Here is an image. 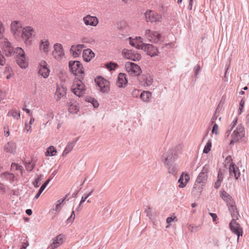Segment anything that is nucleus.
<instances>
[{
  "label": "nucleus",
  "instance_id": "obj_60",
  "mask_svg": "<svg viewBox=\"0 0 249 249\" xmlns=\"http://www.w3.org/2000/svg\"><path fill=\"white\" fill-rule=\"evenodd\" d=\"M28 243L24 242L22 243V247H21V249H26V248L28 247Z\"/></svg>",
  "mask_w": 249,
  "mask_h": 249
},
{
  "label": "nucleus",
  "instance_id": "obj_18",
  "mask_svg": "<svg viewBox=\"0 0 249 249\" xmlns=\"http://www.w3.org/2000/svg\"><path fill=\"white\" fill-rule=\"evenodd\" d=\"M209 170V166L208 165H205L203 167L201 172L198 175L196 179V182L198 183H206L207 180L208 173Z\"/></svg>",
  "mask_w": 249,
  "mask_h": 249
},
{
  "label": "nucleus",
  "instance_id": "obj_58",
  "mask_svg": "<svg viewBox=\"0 0 249 249\" xmlns=\"http://www.w3.org/2000/svg\"><path fill=\"white\" fill-rule=\"evenodd\" d=\"M210 215L212 216V217L213 218V221H215L216 220V219L217 218V215L215 213H210Z\"/></svg>",
  "mask_w": 249,
  "mask_h": 249
},
{
  "label": "nucleus",
  "instance_id": "obj_24",
  "mask_svg": "<svg viewBox=\"0 0 249 249\" xmlns=\"http://www.w3.org/2000/svg\"><path fill=\"white\" fill-rule=\"evenodd\" d=\"M68 110L71 113H77L79 110V104L74 100H71L68 103Z\"/></svg>",
  "mask_w": 249,
  "mask_h": 249
},
{
  "label": "nucleus",
  "instance_id": "obj_30",
  "mask_svg": "<svg viewBox=\"0 0 249 249\" xmlns=\"http://www.w3.org/2000/svg\"><path fill=\"white\" fill-rule=\"evenodd\" d=\"M0 178L2 180L9 181L10 182L14 181L16 178V177L14 174L8 172L2 173L0 175Z\"/></svg>",
  "mask_w": 249,
  "mask_h": 249
},
{
  "label": "nucleus",
  "instance_id": "obj_26",
  "mask_svg": "<svg viewBox=\"0 0 249 249\" xmlns=\"http://www.w3.org/2000/svg\"><path fill=\"white\" fill-rule=\"evenodd\" d=\"M4 151L6 153L15 154L17 150V145L14 142H9L5 144Z\"/></svg>",
  "mask_w": 249,
  "mask_h": 249
},
{
  "label": "nucleus",
  "instance_id": "obj_57",
  "mask_svg": "<svg viewBox=\"0 0 249 249\" xmlns=\"http://www.w3.org/2000/svg\"><path fill=\"white\" fill-rule=\"evenodd\" d=\"M5 95L4 93L0 90V103L1 101L4 99Z\"/></svg>",
  "mask_w": 249,
  "mask_h": 249
},
{
  "label": "nucleus",
  "instance_id": "obj_47",
  "mask_svg": "<svg viewBox=\"0 0 249 249\" xmlns=\"http://www.w3.org/2000/svg\"><path fill=\"white\" fill-rule=\"evenodd\" d=\"M5 32V27L2 21L0 20V39L3 38Z\"/></svg>",
  "mask_w": 249,
  "mask_h": 249
},
{
  "label": "nucleus",
  "instance_id": "obj_1",
  "mask_svg": "<svg viewBox=\"0 0 249 249\" xmlns=\"http://www.w3.org/2000/svg\"><path fill=\"white\" fill-rule=\"evenodd\" d=\"M21 38L27 45H30L36 37V31L31 26H25L23 27L20 34Z\"/></svg>",
  "mask_w": 249,
  "mask_h": 249
},
{
  "label": "nucleus",
  "instance_id": "obj_6",
  "mask_svg": "<svg viewBox=\"0 0 249 249\" xmlns=\"http://www.w3.org/2000/svg\"><path fill=\"white\" fill-rule=\"evenodd\" d=\"M125 68L128 74L132 76H139L142 72V69L139 65L131 62L125 63Z\"/></svg>",
  "mask_w": 249,
  "mask_h": 249
},
{
  "label": "nucleus",
  "instance_id": "obj_46",
  "mask_svg": "<svg viewBox=\"0 0 249 249\" xmlns=\"http://www.w3.org/2000/svg\"><path fill=\"white\" fill-rule=\"evenodd\" d=\"M44 117L48 120L46 124H50V121L53 117V113L52 111H48L45 115Z\"/></svg>",
  "mask_w": 249,
  "mask_h": 249
},
{
  "label": "nucleus",
  "instance_id": "obj_27",
  "mask_svg": "<svg viewBox=\"0 0 249 249\" xmlns=\"http://www.w3.org/2000/svg\"><path fill=\"white\" fill-rule=\"evenodd\" d=\"M127 83L126 75L124 73H120L119 74L117 81V85L119 88H123L125 86Z\"/></svg>",
  "mask_w": 249,
  "mask_h": 249
},
{
  "label": "nucleus",
  "instance_id": "obj_28",
  "mask_svg": "<svg viewBox=\"0 0 249 249\" xmlns=\"http://www.w3.org/2000/svg\"><path fill=\"white\" fill-rule=\"evenodd\" d=\"M189 180V175L187 173H183L180 176L178 181L179 183L178 187L181 188L185 187L186 184L188 183Z\"/></svg>",
  "mask_w": 249,
  "mask_h": 249
},
{
  "label": "nucleus",
  "instance_id": "obj_11",
  "mask_svg": "<svg viewBox=\"0 0 249 249\" xmlns=\"http://www.w3.org/2000/svg\"><path fill=\"white\" fill-rule=\"evenodd\" d=\"M220 196L221 198L226 202L228 206H229V210L231 211V213L233 212L234 214L235 212L237 213L235 203L230 195H229L225 191H223L221 193Z\"/></svg>",
  "mask_w": 249,
  "mask_h": 249
},
{
  "label": "nucleus",
  "instance_id": "obj_25",
  "mask_svg": "<svg viewBox=\"0 0 249 249\" xmlns=\"http://www.w3.org/2000/svg\"><path fill=\"white\" fill-rule=\"evenodd\" d=\"M144 51L146 52L147 54L151 56H154L158 54V50L156 48L154 47L151 44H145L143 49Z\"/></svg>",
  "mask_w": 249,
  "mask_h": 249
},
{
  "label": "nucleus",
  "instance_id": "obj_4",
  "mask_svg": "<svg viewBox=\"0 0 249 249\" xmlns=\"http://www.w3.org/2000/svg\"><path fill=\"white\" fill-rule=\"evenodd\" d=\"M15 53L17 54V63L22 69H25L28 66V60L25 57L24 51L21 48L18 47L15 49Z\"/></svg>",
  "mask_w": 249,
  "mask_h": 249
},
{
  "label": "nucleus",
  "instance_id": "obj_17",
  "mask_svg": "<svg viewBox=\"0 0 249 249\" xmlns=\"http://www.w3.org/2000/svg\"><path fill=\"white\" fill-rule=\"evenodd\" d=\"M83 21L86 26L96 27L99 23L98 18L96 16L87 15L83 18Z\"/></svg>",
  "mask_w": 249,
  "mask_h": 249
},
{
  "label": "nucleus",
  "instance_id": "obj_44",
  "mask_svg": "<svg viewBox=\"0 0 249 249\" xmlns=\"http://www.w3.org/2000/svg\"><path fill=\"white\" fill-rule=\"evenodd\" d=\"M43 176L42 175H39L35 180L33 182L34 186L36 188H37L39 186L41 183Z\"/></svg>",
  "mask_w": 249,
  "mask_h": 249
},
{
  "label": "nucleus",
  "instance_id": "obj_43",
  "mask_svg": "<svg viewBox=\"0 0 249 249\" xmlns=\"http://www.w3.org/2000/svg\"><path fill=\"white\" fill-rule=\"evenodd\" d=\"M11 169L12 171L19 170L21 174H22L23 167L15 163H12L11 166Z\"/></svg>",
  "mask_w": 249,
  "mask_h": 249
},
{
  "label": "nucleus",
  "instance_id": "obj_41",
  "mask_svg": "<svg viewBox=\"0 0 249 249\" xmlns=\"http://www.w3.org/2000/svg\"><path fill=\"white\" fill-rule=\"evenodd\" d=\"M106 67L109 71L114 70L118 67V64L113 62H110L105 64Z\"/></svg>",
  "mask_w": 249,
  "mask_h": 249
},
{
  "label": "nucleus",
  "instance_id": "obj_7",
  "mask_svg": "<svg viewBox=\"0 0 249 249\" xmlns=\"http://www.w3.org/2000/svg\"><path fill=\"white\" fill-rule=\"evenodd\" d=\"M226 161L227 163L228 162L230 163L229 167V172L230 174V178H233L236 180L238 179L241 175L240 172L239 168L237 166L232 162V159L231 157L229 156L226 158Z\"/></svg>",
  "mask_w": 249,
  "mask_h": 249
},
{
  "label": "nucleus",
  "instance_id": "obj_38",
  "mask_svg": "<svg viewBox=\"0 0 249 249\" xmlns=\"http://www.w3.org/2000/svg\"><path fill=\"white\" fill-rule=\"evenodd\" d=\"M25 166L26 170L29 171H32L35 166V163L33 160L26 161Z\"/></svg>",
  "mask_w": 249,
  "mask_h": 249
},
{
  "label": "nucleus",
  "instance_id": "obj_36",
  "mask_svg": "<svg viewBox=\"0 0 249 249\" xmlns=\"http://www.w3.org/2000/svg\"><path fill=\"white\" fill-rule=\"evenodd\" d=\"M66 196L65 197L60 199L57 201L55 204V208L53 209V211H54L55 213H58L60 210H61V204L64 202V201L65 200L66 198Z\"/></svg>",
  "mask_w": 249,
  "mask_h": 249
},
{
  "label": "nucleus",
  "instance_id": "obj_54",
  "mask_svg": "<svg viewBox=\"0 0 249 249\" xmlns=\"http://www.w3.org/2000/svg\"><path fill=\"white\" fill-rule=\"evenodd\" d=\"M245 105V101L243 100H242L240 103L239 110H240V113H241L242 110L244 107V106Z\"/></svg>",
  "mask_w": 249,
  "mask_h": 249
},
{
  "label": "nucleus",
  "instance_id": "obj_33",
  "mask_svg": "<svg viewBox=\"0 0 249 249\" xmlns=\"http://www.w3.org/2000/svg\"><path fill=\"white\" fill-rule=\"evenodd\" d=\"M151 97V93L149 91H144L140 94V98L144 102H149Z\"/></svg>",
  "mask_w": 249,
  "mask_h": 249
},
{
  "label": "nucleus",
  "instance_id": "obj_16",
  "mask_svg": "<svg viewBox=\"0 0 249 249\" xmlns=\"http://www.w3.org/2000/svg\"><path fill=\"white\" fill-rule=\"evenodd\" d=\"M53 48V55L54 58L58 60L62 59L65 55L62 45L60 43H56L54 45Z\"/></svg>",
  "mask_w": 249,
  "mask_h": 249
},
{
  "label": "nucleus",
  "instance_id": "obj_51",
  "mask_svg": "<svg viewBox=\"0 0 249 249\" xmlns=\"http://www.w3.org/2000/svg\"><path fill=\"white\" fill-rule=\"evenodd\" d=\"M24 131H26V132L28 133H31V132L32 131L31 125L28 124L27 123H25Z\"/></svg>",
  "mask_w": 249,
  "mask_h": 249
},
{
  "label": "nucleus",
  "instance_id": "obj_64",
  "mask_svg": "<svg viewBox=\"0 0 249 249\" xmlns=\"http://www.w3.org/2000/svg\"><path fill=\"white\" fill-rule=\"evenodd\" d=\"M26 213L28 215H31L32 213V211L31 209H27L26 211Z\"/></svg>",
  "mask_w": 249,
  "mask_h": 249
},
{
  "label": "nucleus",
  "instance_id": "obj_63",
  "mask_svg": "<svg viewBox=\"0 0 249 249\" xmlns=\"http://www.w3.org/2000/svg\"><path fill=\"white\" fill-rule=\"evenodd\" d=\"M34 122H35V119L33 117H32L30 119L29 123L28 124L30 125H32L34 123Z\"/></svg>",
  "mask_w": 249,
  "mask_h": 249
},
{
  "label": "nucleus",
  "instance_id": "obj_9",
  "mask_svg": "<svg viewBox=\"0 0 249 249\" xmlns=\"http://www.w3.org/2000/svg\"><path fill=\"white\" fill-rule=\"evenodd\" d=\"M0 39V44L3 53L7 56H11L13 53H15V50L11 43L6 38H2Z\"/></svg>",
  "mask_w": 249,
  "mask_h": 249
},
{
  "label": "nucleus",
  "instance_id": "obj_35",
  "mask_svg": "<svg viewBox=\"0 0 249 249\" xmlns=\"http://www.w3.org/2000/svg\"><path fill=\"white\" fill-rule=\"evenodd\" d=\"M223 174L222 173V171L220 170H219V171H218V173L217 179V181L215 182V185H214V187L216 189H218L220 187V186L221 185V183L223 180Z\"/></svg>",
  "mask_w": 249,
  "mask_h": 249
},
{
  "label": "nucleus",
  "instance_id": "obj_42",
  "mask_svg": "<svg viewBox=\"0 0 249 249\" xmlns=\"http://www.w3.org/2000/svg\"><path fill=\"white\" fill-rule=\"evenodd\" d=\"M178 220V219L177 217L175 215H173L171 217H168L166 219V223L168 224L167 226H166V228H169L170 226L171 223L172 222L174 221L177 222Z\"/></svg>",
  "mask_w": 249,
  "mask_h": 249
},
{
  "label": "nucleus",
  "instance_id": "obj_8",
  "mask_svg": "<svg viewBox=\"0 0 249 249\" xmlns=\"http://www.w3.org/2000/svg\"><path fill=\"white\" fill-rule=\"evenodd\" d=\"M144 15L147 22H160L162 19V17L160 14L150 10H146Z\"/></svg>",
  "mask_w": 249,
  "mask_h": 249
},
{
  "label": "nucleus",
  "instance_id": "obj_22",
  "mask_svg": "<svg viewBox=\"0 0 249 249\" xmlns=\"http://www.w3.org/2000/svg\"><path fill=\"white\" fill-rule=\"evenodd\" d=\"M141 84L143 86H149L153 83V78L149 74H143L139 78Z\"/></svg>",
  "mask_w": 249,
  "mask_h": 249
},
{
  "label": "nucleus",
  "instance_id": "obj_59",
  "mask_svg": "<svg viewBox=\"0 0 249 249\" xmlns=\"http://www.w3.org/2000/svg\"><path fill=\"white\" fill-rule=\"evenodd\" d=\"M82 42L83 43H89V39L87 38V37H84L82 39Z\"/></svg>",
  "mask_w": 249,
  "mask_h": 249
},
{
  "label": "nucleus",
  "instance_id": "obj_61",
  "mask_svg": "<svg viewBox=\"0 0 249 249\" xmlns=\"http://www.w3.org/2000/svg\"><path fill=\"white\" fill-rule=\"evenodd\" d=\"M87 198L88 197L87 196H86L85 197L82 196L80 202V205L82 204L86 200Z\"/></svg>",
  "mask_w": 249,
  "mask_h": 249
},
{
  "label": "nucleus",
  "instance_id": "obj_37",
  "mask_svg": "<svg viewBox=\"0 0 249 249\" xmlns=\"http://www.w3.org/2000/svg\"><path fill=\"white\" fill-rule=\"evenodd\" d=\"M7 115L12 116L14 118L19 120L20 118V112L16 109H13L8 112Z\"/></svg>",
  "mask_w": 249,
  "mask_h": 249
},
{
  "label": "nucleus",
  "instance_id": "obj_34",
  "mask_svg": "<svg viewBox=\"0 0 249 249\" xmlns=\"http://www.w3.org/2000/svg\"><path fill=\"white\" fill-rule=\"evenodd\" d=\"M57 151L56 148L53 146H49L45 153L46 156H53L56 155Z\"/></svg>",
  "mask_w": 249,
  "mask_h": 249
},
{
  "label": "nucleus",
  "instance_id": "obj_21",
  "mask_svg": "<svg viewBox=\"0 0 249 249\" xmlns=\"http://www.w3.org/2000/svg\"><path fill=\"white\" fill-rule=\"evenodd\" d=\"M129 43L130 44L139 49H143L145 44L142 42V39L141 37H136V38L132 39L131 37H129Z\"/></svg>",
  "mask_w": 249,
  "mask_h": 249
},
{
  "label": "nucleus",
  "instance_id": "obj_62",
  "mask_svg": "<svg viewBox=\"0 0 249 249\" xmlns=\"http://www.w3.org/2000/svg\"><path fill=\"white\" fill-rule=\"evenodd\" d=\"M46 187V186L45 185H44V184H43L41 187L40 188L39 190L38 191H39L41 193H42V192L44 191V190L45 189V188Z\"/></svg>",
  "mask_w": 249,
  "mask_h": 249
},
{
  "label": "nucleus",
  "instance_id": "obj_32",
  "mask_svg": "<svg viewBox=\"0 0 249 249\" xmlns=\"http://www.w3.org/2000/svg\"><path fill=\"white\" fill-rule=\"evenodd\" d=\"M65 94V89L62 87H57L55 96L56 100H60Z\"/></svg>",
  "mask_w": 249,
  "mask_h": 249
},
{
  "label": "nucleus",
  "instance_id": "obj_10",
  "mask_svg": "<svg viewBox=\"0 0 249 249\" xmlns=\"http://www.w3.org/2000/svg\"><path fill=\"white\" fill-rule=\"evenodd\" d=\"M69 66L71 72L75 75L84 74V69L82 65L79 61H70Z\"/></svg>",
  "mask_w": 249,
  "mask_h": 249
},
{
  "label": "nucleus",
  "instance_id": "obj_13",
  "mask_svg": "<svg viewBox=\"0 0 249 249\" xmlns=\"http://www.w3.org/2000/svg\"><path fill=\"white\" fill-rule=\"evenodd\" d=\"M95 82L102 92H107L109 90V83L102 77H98L95 79Z\"/></svg>",
  "mask_w": 249,
  "mask_h": 249
},
{
  "label": "nucleus",
  "instance_id": "obj_56",
  "mask_svg": "<svg viewBox=\"0 0 249 249\" xmlns=\"http://www.w3.org/2000/svg\"><path fill=\"white\" fill-rule=\"evenodd\" d=\"M10 135L9 129L8 128H4V136L5 137H8Z\"/></svg>",
  "mask_w": 249,
  "mask_h": 249
},
{
  "label": "nucleus",
  "instance_id": "obj_20",
  "mask_svg": "<svg viewBox=\"0 0 249 249\" xmlns=\"http://www.w3.org/2000/svg\"><path fill=\"white\" fill-rule=\"evenodd\" d=\"M230 226L231 231L237 234V241H238L239 236L242 235L243 231L242 228L240 227L239 224L234 220H232L231 222Z\"/></svg>",
  "mask_w": 249,
  "mask_h": 249
},
{
  "label": "nucleus",
  "instance_id": "obj_12",
  "mask_svg": "<svg viewBox=\"0 0 249 249\" xmlns=\"http://www.w3.org/2000/svg\"><path fill=\"white\" fill-rule=\"evenodd\" d=\"M122 54L124 58L134 61H139L142 58L141 55L137 52L125 49L122 51Z\"/></svg>",
  "mask_w": 249,
  "mask_h": 249
},
{
  "label": "nucleus",
  "instance_id": "obj_19",
  "mask_svg": "<svg viewBox=\"0 0 249 249\" xmlns=\"http://www.w3.org/2000/svg\"><path fill=\"white\" fill-rule=\"evenodd\" d=\"M64 235L60 234L52 240V243L47 249H55L61 246L64 242Z\"/></svg>",
  "mask_w": 249,
  "mask_h": 249
},
{
  "label": "nucleus",
  "instance_id": "obj_40",
  "mask_svg": "<svg viewBox=\"0 0 249 249\" xmlns=\"http://www.w3.org/2000/svg\"><path fill=\"white\" fill-rule=\"evenodd\" d=\"M73 146L74 145L72 143L67 145L62 153V156L64 157L70 153L72 150Z\"/></svg>",
  "mask_w": 249,
  "mask_h": 249
},
{
  "label": "nucleus",
  "instance_id": "obj_52",
  "mask_svg": "<svg viewBox=\"0 0 249 249\" xmlns=\"http://www.w3.org/2000/svg\"><path fill=\"white\" fill-rule=\"evenodd\" d=\"M140 90L138 89H134L132 93V96L133 97L137 98L139 96V95H140Z\"/></svg>",
  "mask_w": 249,
  "mask_h": 249
},
{
  "label": "nucleus",
  "instance_id": "obj_23",
  "mask_svg": "<svg viewBox=\"0 0 249 249\" xmlns=\"http://www.w3.org/2000/svg\"><path fill=\"white\" fill-rule=\"evenodd\" d=\"M39 49L42 53H47L50 51V43L47 39H41L39 43Z\"/></svg>",
  "mask_w": 249,
  "mask_h": 249
},
{
  "label": "nucleus",
  "instance_id": "obj_15",
  "mask_svg": "<svg viewBox=\"0 0 249 249\" xmlns=\"http://www.w3.org/2000/svg\"><path fill=\"white\" fill-rule=\"evenodd\" d=\"M144 36L148 41L152 42H156L159 40L160 35L157 31L147 29L145 30Z\"/></svg>",
  "mask_w": 249,
  "mask_h": 249
},
{
  "label": "nucleus",
  "instance_id": "obj_55",
  "mask_svg": "<svg viewBox=\"0 0 249 249\" xmlns=\"http://www.w3.org/2000/svg\"><path fill=\"white\" fill-rule=\"evenodd\" d=\"M238 119L236 117L233 120L232 123L231 124V128H232L237 124Z\"/></svg>",
  "mask_w": 249,
  "mask_h": 249
},
{
  "label": "nucleus",
  "instance_id": "obj_29",
  "mask_svg": "<svg viewBox=\"0 0 249 249\" xmlns=\"http://www.w3.org/2000/svg\"><path fill=\"white\" fill-rule=\"evenodd\" d=\"M84 47V45L83 44L73 45L71 47L70 52L74 57H77L80 55Z\"/></svg>",
  "mask_w": 249,
  "mask_h": 249
},
{
  "label": "nucleus",
  "instance_id": "obj_39",
  "mask_svg": "<svg viewBox=\"0 0 249 249\" xmlns=\"http://www.w3.org/2000/svg\"><path fill=\"white\" fill-rule=\"evenodd\" d=\"M86 101L88 102L91 103L95 108L99 106V103L98 101L91 97H86Z\"/></svg>",
  "mask_w": 249,
  "mask_h": 249
},
{
  "label": "nucleus",
  "instance_id": "obj_50",
  "mask_svg": "<svg viewBox=\"0 0 249 249\" xmlns=\"http://www.w3.org/2000/svg\"><path fill=\"white\" fill-rule=\"evenodd\" d=\"M168 172L170 174L175 175L177 174V169L174 166H170L168 169Z\"/></svg>",
  "mask_w": 249,
  "mask_h": 249
},
{
  "label": "nucleus",
  "instance_id": "obj_31",
  "mask_svg": "<svg viewBox=\"0 0 249 249\" xmlns=\"http://www.w3.org/2000/svg\"><path fill=\"white\" fill-rule=\"evenodd\" d=\"M94 55V53L90 49L84 50L83 53V59L86 62H89Z\"/></svg>",
  "mask_w": 249,
  "mask_h": 249
},
{
  "label": "nucleus",
  "instance_id": "obj_53",
  "mask_svg": "<svg viewBox=\"0 0 249 249\" xmlns=\"http://www.w3.org/2000/svg\"><path fill=\"white\" fill-rule=\"evenodd\" d=\"M6 192L4 185L0 182V194L3 195Z\"/></svg>",
  "mask_w": 249,
  "mask_h": 249
},
{
  "label": "nucleus",
  "instance_id": "obj_49",
  "mask_svg": "<svg viewBox=\"0 0 249 249\" xmlns=\"http://www.w3.org/2000/svg\"><path fill=\"white\" fill-rule=\"evenodd\" d=\"M75 219V213L74 211H72L71 216L67 219V221L69 223H72Z\"/></svg>",
  "mask_w": 249,
  "mask_h": 249
},
{
  "label": "nucleus",
  "instance_id": "obj_3",
  "mask_svg": "<svg viewBox=\"0 0 249 249\" xmlns=\"http://www.w3.org/2000/svg\"><path fill=\"white\" fill-rule=\"evenodd\" d=\"M245 130L244 126L242 124H238L231 134V140L230 144H232L239 142L245 137Z\"/></svg>",
  "mask_w": 249,
  "mask_h": 249
},
{
  "label": "nucleus",
  "instance_id": "obj_48",
  "mask_svg": "<svg viewBox=\"0 0 249 249\" xmlns=\"http://www.w3.org/2000/svg\"><path fill=\"white\" fill-rule=\"evenodd\" d=\"M213 134L217 135L219 133V126L217 124H214L212 130Z\"/></svg>",
  "mask_w": 249,
  "mask_h": 249
},
{
  "label": "nucleus",
  "instance_id": "obj_45",
  "mask_svg": "<svg viewBox=\"0 0 249 249\" xmlns=\"http://www.w3.org/2000/svg\"><path fill=\"white\" fill-rule=\"evenodd\" d=\"M212 147V142L211 141L209 140L206 145L205 146L204 148L203 149V153L207 154L211 150Z\"/></svg>",
  "mask_w": 249,
  "mask_h": 249
},
{
  "label": "nucleus",
  "instance_id": "obj_5",
  "mask_svg": "<svg viewBox=\"0 0 249 249\" xmlns=\"http://www.w3.org/2000/svg\"><path fill=\"white\" fill-rule=\"evenodd\" d=\"M10 27L13 36L15 38H19L23 27L22 22L20 20H14L11 22Z\"/></svg>",
  "mask_w": 249,
  "mask_h": 249
},
{
  "label": "nucleus",
  "instance_id": "obj_2",
  "mask_svg": "<svg viewBox=\"0 0 249 249\" xmlns=\"http://www.w3.org/2000/svg\"><path fill=\"white\" fill-rule=\"evenodd\" d=\"M86 87L82 81L77 78H75L71 87L72 92L77 96H83L86 91Z\"/></svg>",
  "mask_w": 249,
  "mask_h": 249
},
{
  "label": "nucleus",
  "instance_id": "obj_14",
  "mask_svg": "<svg viewBox=\"0 0 249 249\" xmlns=\"http://www.w3.org/2000/svg\"><path fill=\"white\" fill-rule=\"evenodd\" d=\"M50 71L47 62L44 60L41 61L38 65V73L44 78L49 76Z\"/></svg>",
  "mask_w": 249,
  "mask_h": 249
}]
</instances>
